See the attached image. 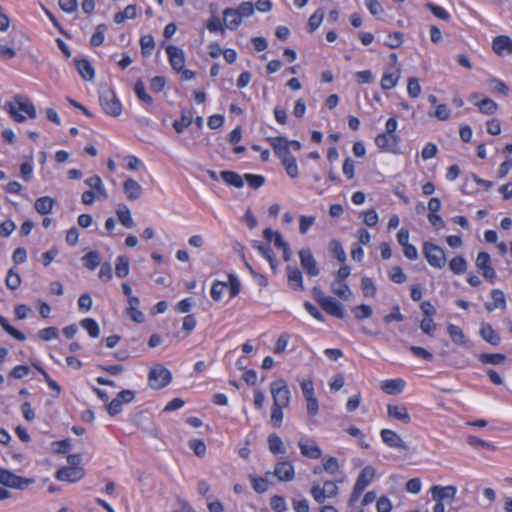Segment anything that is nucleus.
Here are the masks:
<instances>
[{
  "label": "nucleus",
  "mask_w": 512,
  "mask_h": 512,
  "mask_svg": "<svg viewBox=\"0 0 512 512\" xmlns=\"http://www.w3.org/2000/svg\"><path fill=\"white\" fill-rule=\"evenodd\" d=\"M5 108L14 121L19 123L26 120V116L23 115V113L31 119H35L37 116L35 106L31 100L24 95H16L13 101L6 103Z\"/></svg>",
  "instance_id": "1"
},
{
  "label": "nucleus",
  "mask_w": 512,
  "mask_h": 512,
  "mask_svg": "<svg viewBox=\"0 0 512 512\" xmlns=\"http://www.w3.org/2000/svg\"><path fill=\"white\" fill-rule=\"evenodd\" d=\"M99 101L106 114L113 117H117L121 114L122 105L114 91L109 87L100 90Z\"/></svg>",
  "instance_id": "2"
},
{
  "label": "nucleus",
  "mask_w": 512,
  "mask_h": 512,
  "mask_svg": "<svg viewBox=\"0 0 512 512\" xmlns=\"http://www.w3.org/2000/svg\"><path fill=\"white\" fill-rule=\"evenodd\" d=\"M273 404L288 407L291 400V391L284 379H277L270 384Z\"/></svg>",
  "instance_id": "3"
},
{
  "label": "nucleus",
  "mask_w": 512,
  "mask_h": 512,
  "mask_svg": "<svg viewBox=\"0 0 512 512\" xmlns=\"http://www.w3.org/2000/svg\"><path fill=\"white\" fill-rule=\"evenodd\" d=\"M171 372L161 364L153 366L148 374L149 386L153 389H162L170 384Z\"/></svg>",
  "instance_id": "4"
},
{
  "label": "nucleus",
  "mask_w": 512,
  "mask_h": 512,
  "mask_svg": "<svg viewBox=\"0 0 512 512\" xmlns=\"http://www.w3.org/2000/svg\"><path fill=\"white\" fill-rule=\"evenodd\" d=\"M423 254L427 262L434 268H442L446 263V256L444 250L431 243L425 242L423 244Z\"/></svg>",
  "instance_id": "5"
},
{
  "label": "nucleus",
  "mask_w": 512,
  "mask_h": 512,
  "mask_svg": "<svg viewBox=\"0 0 512 512\" xmlns=\"http://www.w3.org/2000/svg\"><path fill=\"white\" fill-rule=\"evenodd\" d=\"M32 482L31 479L17 476L7 469L0 468V483L6 487L22 490Z\"/></svg>",
  "instance_id": "6"
},
{
  "label": "nucleus",
  "mask_w": 512,
  "mask_h": 512,
  "mask_svg": "<svg viewBox=\"0 0 512 512\" xmlns=\"http://www.w3.org/2000/svg\"><path fill=\"white\" fill-rule=\"evenodd\" d=\"M274 475L281 482H290L295 477V469L292 462L282 460L275 464L273 472H266V476Z\"/></svg>",
  "instance_id": "7"
},
{
  "label": "nucleus",
  "mask_w": 512,
  "mask_h": 512,
  "mask_svg": "<svg viewBox=\"0 0 512 512\" xmlns=\"http://www.w3.org/2000/svg\"><path fill=\"white\" fill-rule=\"evenodd\" d=\"M299 258L301 267L309 276L315 277L319 275L320 270L312 254V251L309 248L301 249L299 251Z\"/></svg>",
  "instance_id": "8"
},
{
  "label": "nucleus",
  "mask_w": 512,
  "mask_h": 512,
  "mask_svg": "<svg viewBox=\"0 0 512 512\" xmlns=\"http://www.w3.org/2000/svg\"><path fill=\"white\" fill-rule=\"evenodd\" d=\"M476 267L483 277L491 282L496 278V271L491 265V257L487 252H480L476 258Z\"/></svg>",
  "instance_id": "9"
},
{
  "label": "nucleus",
  "mask_w": 512,
  "mask_h": 512,
  "mask_svg": "<svg viewBox=\"0 0 512 512\" xmlns=\"http://www.w3.org/2000/svg\"><path fill=\"white\" fill-rule=\"evenodd\" d=\"M382 441L390 448H395L401 451H407L408 445L401 438L399 434L390 429H382L380 432Z\"/></svg>",
  "instance_id": "10"
},
{
  "label": "nucleus",
  "mask_w": 512,
  "mask_h": 512,
  "mask_svg": "<svg viewBox=\"0 0 512 512\" xmlns=\"http://www.w3.org/2000/svg\"><path fill=\"white\" fill-rule=\"evenodd\" d=\"M430 493L432 499L436 502L454 501L457 493V488L453 485L440 486L435 485L431 487Z\"/></svg>",
  "instance_id": "11"
},
{
  "label": "nucleus",
  "mask_w": 512,
  "mask_h": 512,
  "mask_svg": "<svg viewBox=\"0 0 512 512\" xmlns=\"http://www.w3.org/2000/svg\"><path fill=\"white\" fill-rule=\"evenodd\" d=\"M166 52L168 55V59L171 67L177 72L180 73L185 66V54L182 49L174 45H168L166 47Z\"/></svg>",
  "instance_id": "12"
},
{
  "label": "nucleus",
  "mask_w": 512,
  "mask_h": 512,
  "mask_svg": "<svg viewBox=\"0 0 512 512\" xmlns=\"http://www.w3.org/2000/svg\"><path fill=\"white\" fill-rule=\"evenodd\" d=\"M85 475L82 467H62L56 473V478L59 481L77 482Z\"/></svg>",
  "instance_id": "13"
},
{
  "label": "nucleus",
  "mask_w": 512,
  "mask_h": 512,
  "mask_svg": "<svg viewBox=\"0 0 512 512\" xmlns=\"http://www.w3.org/2000/svg\"><path fill=\"white\" fill-rule=\"evenodd\" d=\"M300 452L303 456L310 459H318L322 455V451L317 443L312 439H301L298 442Z\"/></svg>",
  "instance_id": "14"
},
{
  "label": "nucleus",
  "mask_w": 512,
  "mask_h": 512,
  "mask_svg": "<svg viewBox=\"0 0 512 512\" xmlns=\"http://www.w3.org/2000/svg\"><path fill=\"white\" fill-rule=\"evenodd\" d=\"M387 414L390 418L398 420L404 424L411 422V417L408 413V410L403 404H388Z\"/></svg>",
  "instance_id": "15"
},
{
  "label": "nucleus",
  "mask_w": 512,
  "mask_h": 512,
  "mask_svg": "<svg viewBox=\"0 0 512 512\" xmlns=\"http://www.w3.org/2000/svg\"><path fill=\"white\" fill-rule=\"evenodd\" d=\"M267 141L272 146L274 153L278 158H284L286 155L290 154V148L288 139L283 136L277 137H268Z\"/></svg>",
  "instance_id": "16"
},
{
  "label": "nucleus",
  "mask_w": 512,
  "mask_h": 512,
  "mask_svg": "<svg viewBox=\"0 0 512 512\" xmlns=\"http://www.w3.org/2000/svg\"><path fill=\"white\" fill-rule=\"evenodd\" d=\"M320 307L326 313L336 318L343 319L345 316V311L342 304L331 296L327 297V299L320 305Z\"/></svg>",
  "instance_id": "17"
},
{
  "label": "nucleus",
  "mask_w": 512,
  "mask_h": 512,
  "mask_svg": "<svg viewBox=\"0 0 512 512\" xmlns=\"http://www.w3.org/2000/svg\"><path fill=\"white\" fill-rule=\"evenodd\" d=\"M253 248H255L270 264L273 273L277 271V260L275 259L274 253L269 245L263 244L260 241L252 242Z\"/></svg>",
  "instance_id": "18"
},
{
  "label": "nucleus",
  "mask_w": 512,
  "mask_h": 512,
  "mask_svg": "<svg viewBox=\"0 0 512 512\" xmlns=\"http://www.w3.org/2000/svg\"><path fill=\"white\" fill-rule=\"evenodd\" d=\"M398 141L399 137L397 135H390L386 133H381L375 138L376 146L385 151H394Z\"/></svg>",
  "instance_id": "19"
},
{
  "label": "nucleus",
  "mask_w": 512,
  "mask_h": 512,
  "mask_svg": "<svg viewBox=\"0 0 512 512\" xmlns=\"http://www.w3.org/2000/svg\"><path fill=\"white\" fill-rule=\"evenodd\" d=\"M286 271L289 286L293 290L303 291L305 288L303 285V276L301 271L298 268L292 267L290 265L287 266Z\"/></svg>",
  "instance_id": "20"
},
{
  "label": "nucleus",
  "mask_w": 512,
  "mask_h": 512,
  "mask_svg": "<svg viewBox=\"0 0 512 512\" xmlns=\"http://www.w3.org/2000/svg\"><path fill=\"white\" fill-rule=\"evenodd\" d=\"M404 387L405 382L400 378L384 380L380 385V389L388 395H398L404 390Z\"/></svg>",
  "instance_id": "21"
},
{
  "label": "nucleus",
  "mask_w": 512,
  "mask_h": 512,
  "mask_svg": "<svg viewBox=\"0 0 512 512\" xmlns=\"http://www.w3.org/2000/svg\"><path fill=\"white\" fill-rule=\"evenodd\" d=\"M375 475L376 469L373 466L368 465L361 470L354 485L360 487L362 490H365L366 487L372 482Z\"/></svg>",
  "instance_id": "22"
},
{
  "label": "nucleus",
  "mask_w": 512,
  "mask_h": 512,
  "mask_svg": "<svg viewBox=\"0 0 512 512\" xmlns=\"http://www.w3.org/2000/svg\"><path fill=\"white\" fill-rule=\"evenodd\" d=\"M140 300L138 297L128 299L127 314L130 319L136 323H142L145 320L144 314L139 310Z\"/></svg>",
  "instance_id": "23"
},
{
  "label": "nucleus",
  "mask_w": 512,
  "mask_h": 512,
  "mask_svg": "<svg viewBox=\"0 0 512 512\" xmlns=\"http://www.w3.org/2000/svg\"><path fill=\"white\" fill-rule=\"evenodd\" d=\"M223 18H224L225 26L229 30L237 29L242 22V18L240 16V14L234 8H226L223 11Z\"/></svg>",
  "instance_id": "24"
},
{
  "label": "nucleus",
  "mask_w": 512,
  "mask_h": 512,
  "mask_svg": "<svg viewBox=\"0 0 512 512\" xmlns=\"http://www.w3.org/2000/svg\"><path fill=\"white\" fill-rule=\"evenodd\" d=\"M123 190L129 200H137L142 195L141 185L134 179H127L123 184Z\"/></svg>",
  "instance_id": "25"
},
{
  "label": "nucleus",
  "mask_w": 512,
  "mask_h": 512,
  "mask_svg": "<svg viewBox=\"0 0 512 512\" xmlns=\"http://www.w3.org/2000/svg\"><path fill=\"white\" fill-rule=\"evenodd\" d=\"M492 302L485 303V308L487 311L491 312L494 309L501 308L504 309L506 307V297L502 290L494 289L491 291Z\"/></svg>",
  "instance_id": "26"
},
{
  "label": "nucleus",
  "mask_w": 512,
  "mask_h": 512,
  "mask_svg": "<svg viewBox=\"0 0 512 512\" xmlns=\"http://www.w3.org/2000/svg\"><path fill=\"white\" fill-rule=\"evenodd\" d=\"M481 337L493 346L499 345L501 339L499 334L493 329L489 323H482L480 328Z\"/></svg>",
  "instance_id": "27"
},
{
  "label": "nucleus",
  "mask_w": 512,
  "mask_h": 512,
  "mask_svg": "<svg viewBox=\"0 0 512 512\" xmlns=\"http://www.w3.org/2000/svg\"><path fill=\"white\" fill-rule=\"evenodd\" d=\"M492 48L498 55H502L504 51L512 53V39L508 36H497L493 40Z\"/></svg>",
  "instance_id": "28"
},
{
  "label": "nucleus",
  "mask_w": 512,
  "mask_h": 512,
  "mask_svg": "<svg viewBox=\"0 0 512 512\" xmlns=\"http://www.w3.org/2000/svg\"><path fill=\"white\" fill-rule=\"evenodd\" d=\"M116 215L118 217L119 222L126 228H133L135 223L131 216V212L127 205L119 204L116 208Z\"/></svg>",
  "instance_id": "29"
},
{
  "label": "nucleus",
  "mask_w": 512,
  "mask_h": 512,
  "mask_svg": "<svg viewBox=\"0 0 512 512\" xmlns=\"http://www.w3.org/2000/svg\"><path fill=\"white\" fill-rule=\"evenodd\" d=\"M75 65L84 80L90 81L94 78V68L88 60L75 59Z\"/></svg>",
  "instance_id": "30"
},
{
  "label": "nucleus",
  "mask_w": 512,
  "mask_h": 512,
  "mask_svg": "<svg viewBox=\"0 0 512 512\" xmlns=\"http://www.w3.org/2000/svg\"><path fill=\"white\" fill-rule=\"evenodd\" d=\"M55 205V200L49 196L38 198L34 203L35 210L41 215L49 214Z\"/></svg>",
  "instance_id": "31"
},
{
  "label": "nucleus",
  "mask_w": 512,
  "mask_h": 512,
  "mask_svg": "<svg viewBox=\"0 0 512 512\" xmlns=\"http://www.w3.org/2000/svg\"><path fill=\"white\" fill-rule=\"evenodd\" d=\"M268 447L272 454L278 455V454H285L286 448L283 444L282 439L275 433H272L268 436Z\"/></svg>",
  "instance_id": "32"
},
{
  "label": "nucleus",
  "mask_w": 512,
  "mask_h": 512,
  "mask_svg": "<svg viewBox=\"0 0 512 512\" xmlns=\"http://www.w3.org/2000/svg\"><path fill=\"white\" fill-rule=\"evenodd\" d=\"M193 115L190 110L183 109L181 112V119L173 122V128L177 133H182L185 128L191 125Z\"/></svg>",
  "instance_id": "33"
},
{
  "label": "nucleus",
  "mask_w": 512,
  "mask_h": 512,
  "mask_svg": "<svg viewBox=\"0 0 512 512\" xmlns=\"http://www.w3.org/2000/svg\"><path fill=\"white\" fill-rule=\"evenodd\" d=\"M331 291L343 300H348L351 296V290L349 286L342 281H333L330 285Z\"/></svg>",
  "instance_id": "34"
},
{
  "label": "nucleus",
  "mask_w": 512,
  "mask_h": 512,
  "mask_svg": "<svg viewBox=\"0 0 512 512\" xmlns=\"http://www.w3.org/2000/svg\"><path fill=\"white\" fill-rule=\"evenodd\" d=\"M448 335L451 340L461 346H465L467 344V339L462 331V329L454 324H449L447 327Z\"/></svg>",
  "instance_id": "35"
},
{
  "label": "nucleus",
  "mask_w": 512,
  "mask_h": 512,
  "mask_svg": "<svg viewBox=\"0 0 512 512\" xmlns=\"http://www.w3.org/2000/svg\"><path fill=\"white\" fill-rule=\"evenodd\" d=\"M222 180L228 185L234 186L236 188H241L243 186V178L233 171H222L220 173Z\"/></svg>",
  "instance_id": "36"
},
{
  "label": "nucleus",
  "mask_w": 512,
  "mask_h": 512,
  "mask_svg": "<svg viewBox=\"0 0 512 512\" xmlns=\"http://www.w3.org/2000/svg\"><path fill=\"white\" fill-rule=\"evenodd\" d=\"M450 270L457 275H461L467 270V261L462 256H456L449 262Z\"/></svg>",
  "instance_id": "37"
},
{
  "label": "nucleus",
  "mask_w": 512,
  "mask_h": 512,
  "mask_svg": "<svg viewBox=\"0 0 512 512\" xmlns=\"http://www.w3.org/2000/svg\"><path fill=\"white\" fill-rule=\"evenodd\" d=\"M80 325L85 329L92 338H98L100 335V329L97 322L92 318H85L80 321Z\"/></svg>",
  "instance_id": "38"
},
{
  "label": "nucleus",
  "mask_w": 512,
  "mask_h": 512,
  "mask_svg": "<svg viewBox=\"0 0 512 512\" xmlns=\"http://www.w3.org/2000/svg\"><path fill=\"white\" fill-rule=\"evenodd\" d=\"M115 273L119 278H124L129 273V258L118 256L116 259Z\"/></svg>",
  "instance_id": "39"
},
{
  "label": "nucleus",
  "mask_w": 512,
  "mask_h": 512,
  "mask_svg": "<svg viewBox=\"0 0 512 512\" xmlns=\"http://www.w3.org/2000/svg\"><path fill=\"white\" fill-rule=\"evenodd\" d=\"M479 360L483 364H492V365H500L504 363L506 360V356L504 354L496 353V354H487L482 353L478 356Z\"/></svg>",
  "instance_id": "40"
},
{
  "label": "nucleus",
  "mask_w": 512,
  "mask_h": 512,
  "mask_svg": "<svg viewBox=\"0 0 512 512\" xmlns=\"http://www.w3.org/2000/svg\"><path fill=\"white\" fill-rule=\"evenodd\" d=\"M399 78H400V72L399 71H396V73H387L386 72L382 76L381 87L384 90H390V89L394 88L397 85Z\"/></svg>",
  "instance_id": "41"
},
{
  "label": "nucleus",
  "mask_w": 512,
  "mask_h": 512,
  "mask_svg": "<svg viewBox=\"0 0 512 512\" xmlns=\"http://www.w3.org/2000/svg\"><path fill=\"white\" fill-rule=\"evenodd\" d=\"M82 260L86 268L94 270L101 263V256L98 251H90Z\"/></svg>",
  "instance_id": "42"
},
{
  "label": "nucleus",
  "mask_w": 512,
  "mask_h": 512,
  "mask_svg": "<svg viewBox=\"0 0 512 512\" xmlns=\"http://www.w3.org/2000/svg\"><path fill=\"white\" fill-rule=\"evenodd\" d=\"M141 53L143 56H150L155 48V42L152 35H144L140 39Z\"/></svg>",
  "instance_id": "43"
},
{
  "label": "nucleus",
  "mask_w": 512,
  "mask_h": 512,
  "mask_svg": "<svg viewBox=\"0 0 512 512\" xmlns=\"http://www.w3.org/2000/svg\"><path fill=\"white\" fill-rule=\"evenodd\" d=\"M134 92L137 95V97L139 98V100H141L145 104H147V105L153 104V98L146 92L145 86L141 80H138L135 83Z\"/></svg>",
  "instance_id": "44"
},
{
  "label": "nucleus",
  "mask_w": 512,
  "mask_h": 512,
  "mask_svg": "<svg viewBox=\"0 0 512 512\" xmlns=\"http://www.w3.org/2000/svg\"><path fill=\"white\" fill-rule=\"evenodd\" d=\"M476 105L478 106L481 113L487 115L494 114L498 109L497 103L490 98H485L482 101L476 103Z\"/></svg>",
  "instance_id": "45"
},
{
  "label": "nucleus",
  "mask_w": 512,
  "mask_h": 512,
  "mask_svg": "<svg viewBox=\"0 0 512 512\" xmlns=\"http://www.w3.org/2000/svg\"><path fill=\"white\" fill-rule=\"evenodd\" d=\"M285 407L278 406V405H272L271 407V415H270V421L273 427L279 428L283 421V409Z\"/></svg>",
  "instance_id": "46"
},
{
  "label": "nucleus",
  "mask_w": 512,
  "mask_h": 512,
  "mask_svg": "<svg viewBox=\"0 0 512 512\" xmlns=\"http://www.w3.org/2000/svg\"><path fill=\"white\" fill-rule=\"evenodd\" d=\"M0 325L3 327V329L11 335L13 338H15L18 341H24L26 339V336L19 330L12 327L8 321L0 315Z\"/></svg>",
  "instance_id": "47"
},
{
  "label": "nucleus",
  "mask_w": 512,
  "mask_h": 512,
  "mask_svg": "<svg viewBox=\"0 0 512 512\" xmlns=\"http://www.w3.org/2000/svg\"><path fill=\"white\" fill-rule=\"evenodd\" d=\"M329 249L332 255L340 262H345L346 253L342 247V244L338 240H332L329 244Z\"/></svg>",
  "instance_id": "48"
},
{
  "label": "nucleus",
  "mask_w": 512,
  "mask_h": 512,
  "mask_svg": "<svg viewBox=\"0 0 512 512\" xmlns=\"http://www.w3.org/2000/svg\"><path fill=\"white\" fill-rule=\"evenodd\" d=\"M361 289L365 297H374L377 292L373 280L366 276L361 279Z\"/></svg>",
  "instance_id": "49"
},
{
  "label": "nucleus",
  "mask_w": 512,
  "mask_h": 512,
  "mask_svg": "<svg viewBox=\"0 0 512 512\" xmlns=\"http://www.w3.org/2000/svg\"><path fill=\"white\" fill-rule=\"evenodd\" d=\"M324 18V11L322 9H317L308 20V28L309 32H314L321 25Z\"/></svg>",
  "instance_id": "50"
},
{
  "label": "nucleus",
  "mask_w": 512,
  "mask_h": 512,
  "mask_svg": "<svg viewBox=\"0 0 512 512\" xmlns=\"http://www.w3.org/2000/svg\"><path fill=\"white\" fill-rule=\"evenodd\" d=\"M267 477L268 476L256 477V476L250 475V480H251L252 487H253V489L257 493H264V492H266L268 490V479H267Z\"/></svg>",
  "instance_id": "51"
},
{
  "label": "nucleus",
  "mask_w": 512,
  "mask_h": 512,
  "mask_svg": "<svg viewBox=\"0 0 512 512\" xmlns=\"http://www.w3.org/2000/svg\"><path fill=\"white\" fill-rule=\"evenodd\" d=\"M428 115H429V117H435V118H437L440 121H445V120H448L450 118L451 110L448 108L447 105L440 104V105H437V107H436L434 112L430 111L428 113Z\"/></svg>",
  "instance_id": "52"
},
{
  "label": "nucleus",
  "mask_w": 512,
  "mask_h": 512,
  "mask_svg": "<svg viewBox=\"0 0 512 512\" xmlns=\"http://www.w3.org/2000/svg\"><path fill=\"white\" fill-rule=\"evenodd\" d=\"M5 283L10 290H16L21 284V278L18 273L10 269L7 273Z\"/></svg>",
  "instance_id": "53"
},
{
  "label": "nucleus",
  "mask_w": 512,
  "mask_h": 512,
  "mask_svg": "<svg viewBox=\"0 0 512 512\" xmlns=\"http://www.w3.org/2000/svg\"><path fill=\"white\" fill-rule=\"evenodd\" d=\"M107 30V26L105 24H99L96 27L95 33L92 35L90 43L92 46L97 47L100 46L104 41V32Z\"/></svg>",
  "instance_id": "54"
},
{
  "label": "nucleus",
  "mask_w": 512,
  "mask_h": 512,
  "mask_svg": "<svg viewBox=\"0 0 512 512\" xmlns=\"http://www.w3.org/2000/svg\"><path fill=\"white\" fill-rule=\"evenodd\" d=\"M354 316L358 320L369 318L372 315V308L369 305L361 304L352 309Z\"/></svg>",
  "instance_id": "55"
},
{
  "label": "nucleus",
  "mask_w": 512,
  "mask_h": 512,
  "mask_svg": "<svg viewBox=\"0 0 512 512\" xmlns=\"http://www.w3.org/2000/svg\"><path fill=\"white\" fill-rule=\"evenodd\" d=\"M310 494L313 497V499L319 503L322 504L325 502L326 498H328L326 492L323 490V487L319 484H313L310 489Z\"/></svg>",
  "instance_id": "56"
},
{
  "label": "nucleus",
  "mask_w": 512,
  "mask_h": 512,
  "mask_svg": "<svg viewBox=\"0 0 512 512\" xmlns=\"http://www.w3.org/2000/svg\"><path fill=\"white\" fill-rule=\"evenodd\" d=\"M227 284L221 281H215L211 287V297L214 301H220L223 297Z\"/></svg>",
  "instance_id": "57"
},
{
  "label": "nucleus",
  "mask_w": 512,
  "mask_h": 512,
  "mask_svg": "<svg viewBox=\"0 0 512 512\" xmlns=\"http://www.w3.org/2000/svg\"><path fill=\"white\" fill-rule=\"evenodd\" d=\"M407 92L410 97L417 98L421 93V86L415 77H410L407 83Z\"/></svg>",
  "instance_id": "58"
},
{
  "label": "nucleus",
  "mask_w": 512,
  "mask_h": 512,
  "mask_svg": "<svg viewBox=\"0 0 512 512\" xmlns=\"http://www.w3.org/2000/svg\"><path fill=\"white\" fill-rule=\"evenodd\" d=\"M389 277L394 283H397V284L404 283L407 279L402 268L399 266H394L390 269Z\"/></svg>",
  "instance_id": "59"
},
{
  "label": "nucleus",
  "mask_w": 512,
  "mask_h": 512,
  "mask_svg": "<svg viewBox=\"0 0 512 512\" xmlns=\"http://www.w3.org/2000/svg\"><path fill=\"white\" fill-rule=\"evenodd\" d=\"M270 506L276 512H284L287 509L285 498L280 495L271 497Z\"/></svg>",
  "instance_id": "60"
},
{
  "label": "nucleus",
  "mask_w": 512,
  "mask_h": 512,
  "mask_svg": "<svg viewBox=\"0 0 512 512\" xmlns=\"http://www.w3.org/2000/svg\"><path fill=\"white\" fill-rule=\"evenodd\" d=\"M189 447L193 450L194 454L198 457H203L206 453V445L202 440H199V439L190 440Z\"/></svg>",
  "instance_id": "61"
},
{
  "label": "nucleus",
  "mask_w": 512,
  "mask_h": 512,
  "mask_svg": "<svg viewBox=\"0 0 512 512\" xmlns=\"http://www.w3.org/2000/svg\"><path fill=\"white\" fill-rule=\"evenodd\" d=\"M403 42V34L401 32H394L388 35L387 41H385V45L396 49L401 46Z\"/></svg>",
  "instance_id": "62"
},
{
  "label": "nucleus",
  "mask_w": 512,
  "mask_h": 512,
  "mask_svg": "<svg viewBox=\"0 0 512 512\" xmlns=\"http://www.w3.org/2000/svg\"><path fill=\"white\" fill-rule=\"evenodd\" d=\"M315 217L314 216H300L299 218V232L301 234H306L311 226L315 223Z\"/></svg>",
  "instance_id": "63"
},
{
  "label": "nucleus",
  "mask_w": 512,
  "mask_h": 512,
  "mask_svg": "<svg viewBox=\"0 0 512 512\" xmlns=\"http://www.w3.org/2000/svg\"><path fill=\"white\" fill-rule=\"evenodd\" d=\"M365 5L373 16L379 17L384 13V9L378 0H365Z\"/></svg>",
  "instance_id": "64"
}]
</instances>
